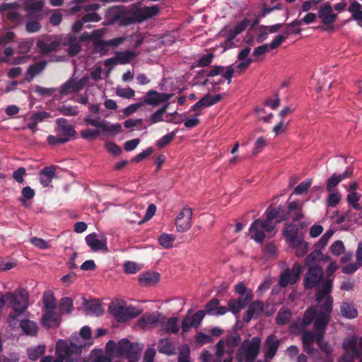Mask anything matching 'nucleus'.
I'll use <instances>...</instances> for the list:
<instances>
[{"mask_svg": "<svg viewBox=\"0 0 362 362\" xmlns=\"http://www.w3.org/2000/svg\"><path fill=\"white\" fill-rule=\"evenodd\" d=\"M311 184L312 181L310 179H307L303 181L297 187H296L293 193L298 195L305 193L311 186Z\"/></svg>", "mask_w": 362, "mask_h": 362, "instance_id": "57", "label": "nucleus"}, {"mask_svg": "<svg viewBox=\"0 0 362 362\" xmlns=\"http://www.w3.org/2000/svg\"><path fill=\"white\" fill-rule=\"evenodd\" d=\"M33 45L31 39H26L19 42L18 50L20 53H28Z\"/></svg>", "mask_w": 362, "mask_h": 362, "instance_id": "58", "label": "nucleus"}, {"mask_svg": "<svg viewBox=\"0 0 362 362\" xmlns=\"http://www.w3.org/2000/svg\"><path fill=\"white\" fill-rule=\"evenodd\" d=\"M85 240L87 245L94 252L107 249V240L103 235L93 233L88 235Z\"/></svg>", "mask_w": 362, "mask_h": 362, "instance_id": "23", "label": "nucleus"}, {"mask_svg": "<svg viewBox=\"0 0 362 362\" xmlns=\"http://www.w3.org/2000/svg\"><path fill=\"white\" fill-rule=\"evenodd\" d=\"M159 274L156 272H146L139 277V284L143 286H153L158 282Z\"/></svg>", "mask_w": 362, "mask_h": 362, "instance_id": "36", "label": "nucleus"}, {"mask_svg": "<svg viewBox=\"0 0 362 362\" xmlns=\"http://www.w3.org/2000/svg\"><path fill=\"white\" fill-rule=\"evenodd\" d=\"M324 303L325 300H322L320 303L317 302V306L316 308L310 307L307 309L302 320L292 324L291 329L293 332H300L305 329L314 320H316L318 313L321 311L320 305Z\"/></svg>", "mask_w": 362, "mask_h": 362, "instance_id": "14", "label": "nucleus"}, {"mask_svg": "<svg viewBox=\"0 0 362 362\" xmlns=\"http://www.w3.org/2000/svg\"><path fill=\"white\" fill-rule=\"evenodd\" d=\"M284 236L290 245L295 244L300 239L298 238V228L295 226H288L284 231Z\"/></svg>", "mask_w": 362, "mask_h": 362, "instance_id": "41", "label": "nucleus"}, {"mask_svg": "<svg viewBox=\"0 0 362 362\" xmlns=\"http://www.w3.org/2000/svg\"><path fill=\"white\" fill-rule=\"evenodd\" d=\"M192 210L189 207H184L175 219V226L178 232H185L192 226Z\"/></svg>", "mask_w": 362, "mask_h": 362, "instance_id": "17", "label": "nucleus"}, {"mask_svg": "<svg viewBox=\"0 0 362 362\" xmlns=\"http://www.w3.org/2000/svg\"><path fill=\"white\" fill-rule=\"evenodd\" d=\"M136 56L132 51H121L115 53L116 59L118 64H127Z\"/></svg>", "mask_w": 362, "mask_h": 362, "instance_id": "45", "label": "nucleus"}, {"mask_svg": "<svg viewBox=\"0 0 362 362\" xmlns=\"http://www.w3.org/2000/svg\"><path fill=\"white\" fill-rule=\"evenodd\" d=\"M88 315H95L99 316L103 314V310L100 305L97 303H92L88 305L86 308Z\"/></svg>", "mask_w": 362, "mask_h": 362, "instance_id": "59", "label": "nucleus"}, {"mask_svg": "<svg viewBox=\"0 0 362 362\" xmlns=\"http://www.w3.org/2000/svg\"><path fill=\"white\" fill-rule=\"evenodd\" d=\"M317 16L321 20L324 30L329 31L333 29V23L337 20V16L334 13L333 8L329 3L320 8Z\"/></svg>", "mask_w": 362, "mask_h": 362, "instance_id": "15", "label": "nucleus"}, {"mask_svg": "<svg viewBox=\"0 0 362 362\" xmlns=\"http://www.w3.org/2000/svg\"><path fill=\"white\" fill-rule=\"evenodd\" d=\"M250 51L251 49L249 47H245L241 49L238 54V59L240 62H247L248 64H251L252 59L249 57Z\"/></svg>", "mask_w": 362, "mask_h": 362, "instance_id": "64", "label": "nucleus"}, {"mask_svg": "<svg viewBox=\"0 0 362 362\" xmlns=\"http://www.w3.org/2000/svg\"><path fill=\"white\" fill-rule=\"evenodd\" d=\"M317 18V15L313 13H308L305 15V16L300 20H294L289 24V27H296V26H300L303 25V23L305 24H310L311 23H313Z\"/></svg>", "mask_w": 362, "mask_h": 362, "instance_id": "49", "label": "nucleus"}, {"mask_svg": "<svg viewBox=\"0 0 362 362\" xmlns=\"http://www.w3.org/2000/svg\"><path fill=\"white\" fill-rule=\"evenodd\" d=\"M88 81L89 78L87 76L77 79L74 75L59 87V93L62 95L77 93L83 89Z\"/></svg>", "mask_w": 362, "mask_h": 362, "instance_id": "13", "label": "nucleus"}, {"mask_svg": "<svg viewBox=\"0 0 362 362\" xmlns=\"http://www.w3.org/2000/svg\"><path fill=\"white\" fill-rule=\"evenodd\" d=\"M57 132L62 139H67L69 141L71 137H73L76 131L74 127L68 123V121L64 118H58L57 119Z\"/></svg>", "mask_w": 362, "mask_h": 362, "instance_id": "24", "label": "nucleus"}, {"mask_svg": "<svg viewBox=\"0 0 362 362\" xmlns=\"http://www.w3.org/2000/svg\"><path fill=\"white\" fill-rule=\"evenodd\" d=\"M110 313L118 322H125L136 317L139 311L134 307L126 306L119 303H111L109 306Z\"/></svg>", "mask_w": 362, "mask_h": 362, "instance_id": "12", "label": "nucleus"}, {"mask_svg": "<svg viewBox=\"0 0 362 362\" xmlns=\"http://www.w3.org/2000/svg\"><path fill=\"white\" fill-rule=\"evenodd\" d=\"M160 332L166 334H175L180 329L179 319L176 317L166 318L163 315L159 322Z\"/></svg>", "mask_w": 362, "mask_h": 362, "instance_id": "21", "label": "nucleus"}, {"mask_svg": "<svg viewBox=\"0 0 362 362\" xmlns=\"http://www.w3.org/2000/svg\"><path fill=\"white\" fill-rule=\"evenodd\" d=\"M60 42L57 40H51L50 39H45L39 40L37 46L42 53L48 54L56 50L59 46Z\"/></svg>", "mask_w": 362, "mask_h": 362, "instance_id": "31", "label": "nucleus"}, {"mask_svg": "<svg viewBox=\"0 0 362 362\" xmlns=\"http://www.w3.org/2000/svg\"><path fill=\"white\" fill-rule=\"evenodd\" d=\"M46 61H40L30 66H29L27 72L25 80L28 82L33 80V78L39 73H40L46 66Z\"/></svg>", "mask_w": 362, "mask_h": 362, "instance_id": "33", "label": "nucleus"}, {"mask_svg": "<svg viewBox=\"0 0 362 362\" xmlns=\"http://www.w3.org/2000/svg\"><path fill=\"white\" fill-rule=\"evenodd\" d=\"M274 228L275 224L269 223L267 219H257L250 227V236L257 243H262L265 238L264 232L272 233Z\"/></svg>", "mask_w": 362, "mask_h": 362, "instance_id": "11", "label": "nucleus"}, {"mask_svg": "<svg viewBox=\"0 0 362 362\" xmlns=\"http://www.w3.org/2000/svg\"><path fill=\"white\" fill-rule=\"evenodd\" d=\"M84 122L88 125L100 128L102 131L111 136H115L122 131V125L120 124H111L100 117H94L90 114L87 115L84 117Z\"/></svg>", "mask_w": 362, "mask_h": 362, "instance_id": "10", "label": "nucleus"}, {"mask_svg": "<svg viewBox=\"0 0 362 362\" xmlns=\"http://www.w3.org/2000/svg\"><path fill=\"white\" fill-rule=\"evenodd\" d=\"M291 318V312L286 308L279 310L276 317V322L279 325L287 324Z\"/></svg>", "mask_w": 362, "mask_h": 362, "instance_id": "43", "label": "nucleus"}, {"mask_svg": "<svg viewBox=\"0 0 362 362\" xmlns=\"http://www.w3.org/2000/svg\"><path fill=\"white\" fill-rule=\"evenodd\" d=\"M291 246L296 248V255L298 257L304 256L308 252V243L302 240H298L295 244L291 245Z\"/></svg>", "mask_w": 362, "mask_h": 362, "instance_id": "53", "label": "nucleus"}, {"mask_svg": "<svg viewBox=\"0 0 362 362\" xmlns=\"http://www.w3.org/2000/svg\"><path fill=\"white\" fill-rule=\"evenodd\" d=\"M175 136V132H171L164 136H163L160 139H158L156 142L157 146L160 148H164L168 144H170Z\"/></svg>", "mask_w": 362, "mask_h": 362, "instance_id": "56", "label": "nucleus"}, {"mask_svg": "<svg viewBox=\"0 0 362 362\" xmlns=\"http://www.w3.org/2000/svg\"><path fill=\"white\" fill-rule=\"evenodd\" d=\"M160 11L158 5L144 8L129 9L123 6H115L107 11L106 19L103 25H108L118 22L122 25H127L135 22H141L156 16Z\"/></svg>", "mask_w": 362, "mask_h": 362, "instance_id": "2", "label": "nucleus"}, {"mask_svg": "<svg viewBox=\"0 0 362 362\" xmlns=\"http://www.w3.org/2000/svg\"><path fill=\"white\" fill-rule=\"evenodd\" d=\"M59 310L62 313L69 314L73 310V300L69 297H64L59 303Z\"/></svg>", "mask_w": 362, "mask_h": 362, "instance_id": "51", "label": "nucleus"}, {"mask_svg": "<svg viewBox=\"0 0 362 362\" xmlns=\"http://www.w3.org/2000/svg\"><path fill=\"white\" fill-rule=\"evenodd\" d=\"M163 318V315L158 312L146 313L138 320L137 325L144 330H148L159 325V322Z\"/></svg>", "mask_w": 362, "mask_h": 362, "instance_id": "18", "label": "nucleus"}, {"mask_svg": "<svg viewBox=\"0 0 362 362\" xmlns=\"http://www.w3.org/2000/svg\"><path fill=\"white\" fill-rule=\"evenodd\" d=\"M214 57V54L213 53H209V54L202 55L197 61L196 66H197V67L207 66L212 62Z\"/></svg>", "mask_w": 362, "mask_h": 362, "instance_id": "55", "label": "nucleus"}, {"mask_svg": "<svg viewBox=\"0 0 362 362\" xmlns=\"http://www.w3.org/2000/svg\"><path fill=\"white\" fill-rule=\"evenodd\" d=\"M235 292L239 295V297H242L244 300L250 302L252 298V291L251 289L246 288L245 285L240 282L235 286Z\"/></svg>", "mask_w": 362, "mask_h": 362, "instance_id": "42", "label": "nucleus"}, {"mask_svg": "<svg viewBox=\"0 0 362 362\" xmlns=\"http://www.w3.org/2000/svg\"><path fill=\"white\" fill-rule=\"evenodd\" d=\"M329 195L327 197V204L330 207L336 206L341 200V194L337 189L328 191Z\"/></svg>", "mask_w": 362, "mask_h": 362, "instance_id": "50", "label": "nucleus"}, {"mask_svg": "<svg viewBox=\"0 0 362 362\" xmlns=\"http://www.w3.org/2000/svg\"><path fill=\"white\" fill-rule=\"evenodd\" d=\"M64 44L68 47V52L71 56L76 55L81 50L79 40L74 35H69Z\"/></svg>", "mask_w": 362, "mask_h": 362, "instance_id": "32", "label": "nucleus"}, {"mask_svg": "<svg viewBox=\"0 0 362 362\" xmlns=\"http://www.w3.org/2000/svg\"><path fill=\"white\" fill-rule=\"evenodd\" d=\"M280 346V340L275 334L269 335L263 345V354L265 360H271L276 355Z\"/></svg>", "mask_w": 362, "mask_h": 362, "instance_id": "19", "label": "nucleus"}, {"mask_svg": "<svg viewBox=\"0 0 362 362\" xmlns=\"http://www.w3.org/2000/svg\"><path fill=\"white\" fill-rule=\"evenodd\" d=\"M20 327L23 332L29 336H36L38 332V326L34 321L23 320L20 322Z\"/></svg>", "mask_w": 362, "mask_h": 362, "instance_id": "37", "label": "nucleus"}, {"mask_svg": "<svg viewBox=\"0 0 362 362\" xmlns=\"http://www.w3.org/2000/svg\"><path fill=\"white\" fill-rule=\"evenodd\" d=\"M239 334H232L219 340L214 346V356L216 362H232L235 350L240 343Z\"/></svg>", "mask_w": 362, "mask_h": 362, "instance_id": "6", "label": "nucleus"}, {"mask_svg": "<svg viewBox=\"0 0 362 362\" xmlns=\"http://www.w3.org/2000/svg\"><path fill=\"white\" fill-rule=\"evenodd\" d=\"M222 98L221 94H216L214 96L206 94L192 107V110L197 112L200 108L211 107L218 103Z\"/></svg>", "mask_w": 362, "mask_h": 362, "instance_id": "26", "label": "nucleus"}, {"mask_svg": "<svg viewBox=\"0 0 362 362\" xmlns=\"http://www.w3.org/2000/svg\"><path fill=\"white\" fill-rule=\"evenodd\" d=\"M45 345L41 344L35 346H30L27 349V354L30 361L38 360L45 352Z\"/></svg>", "mask_w": 362, "mask_h": 362, "instance_id": "39", "label": "nucleus"}, {"mask_svg": "<svg viewBox=\"0 0 362 362\" xmlns=\"http://www.w3.org/2000/svg\"><path fill=\"white\" fill-rule=\"evenodd\" d=\"M42 301L44 307L45 308V311L54 310L57 304V300L52 292H45L43 296Z\"/></svg>", "mask_w": 362, "mask_h": 362, "instance_id": "47", "label": "nucleus"}, {"mask_svg": "<svg viewBox=\"0 0 362 362\" xmlns=\"http://www.w3.org/2000/svg\"><path fill=\"white\" fill-rule=\"evenodd\" d=\"M173 96V94L165 93H158L154 90H150L147 92L144 101V104L149 105L153 107L158 105L160 103L168 102Z\"/></svg>", "mask_w": 362, "mask_h": 362, "instance_id": "20", "label": "nucleus"}, {"mask_svg": "<svg viewBox=\"0 0 362 362\" xmlns=\"http://www.w3.org/2000/svg\"><path fill=\"white\" fill-rule=\"evenodd\" d=\"M242 298V297H238L237 299H230L228 303V311L230 310L234 315L238 314L242 308L249 303V302Z\"/></svg>", "mask_w": 362, "mask_h": 362, "instance_id": "38", "label": "nucleus"}, {"mask_svg": "<svg viewBox=\"0 0 362 362\" xmlns=\"http://www.w3.org/2000/svg\"><path fill=\"white\" fill-rule=\"evenodd\" d=\"M30 243L35 247L42 249L46 250L50 248V244L45 240L44 239L34 237L30 239Z\"/></svg>", "mask_w": 362, "mask_h": 362, "instance_id": "61", "label": "nucleus"}, {"mask_svg": "<svg viewBox=\"0 0 362 362\" xmlns=\"http://www.w3.org/2000/svg\"><path fill=\"white\" fill-rule=\"evenodd\" d=\"M342 348L345 356L349 360L358 359L362 362V337L351 336L346 338L342 342Z\"/></svg>", "mask_w": 362, "mask_h": 362, "instance_id": "9", "label": "nucleus"}, {"mask_svg": "<svg viewBox=\"0 0 362 362\" xmlns=\"http://www.w3.org/2000/svg\"><path fill=\"white\" fill-rule=\"evenodd\" d=\"M190 349L187 344L182 346L179 352L178 362H189Z\"/></svg>", "mask_w": 362, "mask_h": 362, "instance_id": "60", "label": "nucleus"}, {"mask_svg": "<svg viewBox=\"0 0 362 362\" xmlns=\"http://www.w3.org/2000/svg\"><path fill=\"white\" fill-rule=\"evenodd\" d=\"M361 199V194L356 192H351L348 194L346 197L347 202L350 206H351L355 210L360 211L362 209V206L358 203Z\"/></svg>", "mask_w": 362, "mask_h": 362, "instance_id": "48", "label": "nucleus"}, {"mask_svg": "<svg viewBox=\"0 0 362 362\" xmlns=\"http://www.w3.org/2000/svg\"><path fill=\"white\" fill-rule=\"evenodd\" d=\"M5 298L11 304L13 313L9 315V323L21 315L28 307L29 294L22 288L16 289L13 293H6Z\"/></svg>", "mask_w": 362, "mask_h": 362, "instance_id": "8", "label": "nucleus"}, {"mask_svg": "<svg viewBox=\"0 0 362 362\" xmlns=\"http://www.w3.org/2000/svg\"><path fill=\"white\" fill-rule=\"evenodd\" d=\"M337 269H338V265L335 262H331L329 263V266L327 267V268L326 269V274H327V278L322 282L320 287L317 288V293H318L319 291H325V289L323 288L324 282H325L327 281H331V282H332V279H329V276H332ZM332 285H333V283H332ZM317 296V294H316V296Z\"/></svg>", "mask_w": 362, "mask_h": 362, "instance_id": "52", "label": "nucleus"}, {"mask_svg": "<svg viewBox=\"0 0 362 362\" xmlns=\"http://www.w3.org/2000/svg\"><path fill=\"white\" fill-rule=\"evenodd\" d=\"M219 35L225 39L220 45V46L223 48L224 51L237 46L235 40L238 35L235 33L233 29L224 28L221 30Z\"/></svg>", "mask_w": 362, "mask_h": 362, "instance_id": "25", "label": "nucleus"}, {"mask_svg": "<svg viewBox=\"0 0 362 362\" xmlns=\"http://www.w3.org/2000/svg\"><path fill=\"white\" fill-rule=\"evenodd\" d=\"M265 214L268 222L274 224L286 220L289 216V212L280 206L275 208L269 207Z\"/></svg>", "mask_w": 362, "mask_h": 362, "instance_id": "22", "label": "nucleus"}, {"mask_svg": "<svg viewBox=\"0 0 362 362\" xmlns=\"http://www.w3.org/2000/svg\"><path fill=\"white\" fill-rule=\"evenodd\" d=\"M262 339L255 336L244 339L235 353L237 362H255L260 353Z\"/></svg>", "mask_w": 362, "mask_h": 362, "instance_id": "7", "label": "nucleus"}, {"mask_svg": "<svg viewBox=\"0 0 362 362\" xmlns=\"http://www.w3.org/2000/svg\"><path fill=\"white\" fill-rule=\"evenodd\" d=\"M158 350L160 353L165 354L168 356L176 354V349L173 344L167 338L158 340Z\"/></svg>", "mask_w": 362, "mask_h": 362, "instance_id": "34", "label": "nucleus"}, {"mask_svg": "<svg viewBox=\"0 0 362 362\" xmlns=\"http://www.w3.org/2000/svg\"><path fill=\"white\" fill-rule=\"evenodd\" d=\"M110 49L107 40H95L93 42V49L95 53L100 54L101 56L106 55Z\"/></svg>", "mask_w": 362, "mask_h": 362, "instance_id": "46", "label": "nucleus"}, {"mask_svg": "<svg viewBox=\"0 0 362 362\" xmlns=\"http://www.w3.org/2000/svg\"><path fill=\"white\" fill-rule=\"evenodd\" d=\"M325 291H319L317 296V302L319 303L325 300V303L320 305L321 311L314 320L315 332L305 331L302 333V341L305 352L310 354L313 351L314 342L317 343L322 339L327 325L330 320V314L333 308V299L330 296L332 291V282L327 281L323 284Z\"/></svg>", "mask_w": 362, "mask_h": 362, "instance_id": "1", "label": "nucleus"}, {"mask_svg": "<svg viewBox=\"0 0 362 362\" xmlns=\"http://www.w3.org/2000/svg\"><path fill=\"white\" fill-rule=\"evenodd\" d=\"M301 272L302 267L299 263H295L291 269H286L280 276V286L286 287L295 284L299 279Z\"/></svg>", "mask_w": 362, "mask_h": 362, "instance_id": "16", "label": "nucleus"}, {"mask_svg": "<svg viewBox=\"0 0 362 362\" xmlns=\"http://www.w3.org/2000/svg\"><path fill=\"white\" fill-rule=\"evenodd\" d=\"M61 322L59 315L54 310H47L42 317L43 326L47 328H52L59 326Z\"/></svg>", "mask_w": 362, "mask_h": 362, "instance_id": "30", "label": "nucleus"}, {"mask_svg": "<svg viewBox=\"0 0 362 362\" xmlns=\"http://www.w3.org/2000/svg\"><path fill=\"white\" fill-rule=\"evenodd\" d=\"M195 341L200 345L211 343L213 341V338L211 335L204 334L203 332H198L195 337Z\"/></svg>", "mask_w": 362, "mask_h": 362, "instance_id": "62", "label": "nucleus"}, {"mask_svg": "<svg viewBox=\"0 0 362 362\" xmlns=\"http://www.w3.org/2000/svg\"><path fill=\"white\" fill-rule=\"evenodd\" d=\"M76 337V335L72 336V341L69 344L65 340L59 339L55 346L56 361L54 360L53 356H46L40 362H77L81 349L86 344L74 343V341Z\"/></svg>", "mask_w": 362, "mask_h": 362, "instance_id": "4", "label": "nucleus"}, {"mask_svg": "<svg viewBox=\"0 0 362 362\" xmlns=\"http://www.w3.org/2000/svg\"><path fill=\"white\" fill-rule=\"evenodd\" d=\"M56 169L57 166L50 165L45 167L40 171V182L44 187H47L51 184L55 176Z\"/></svg>", "mask_w": 362, "mask_h": 362, "instance_id": "29", "label": "nucleus"}, {"mask_svg": "<svg viewBox=\"0 0 362 362\" xmlns=\"http://www.w3.org/2000/svg\"><path fill=\"white\" fill-rule=\"evenodd\" d=\"M341 177L338 175L337 173H334L327 180L326 184V189L327 191H332L334 189L335 187H337L341 182Z\"/></svg>", "mask_w": 362, "mask_h": 362, "instance_id": "54", "label": "nucleus"}, {"mask_svg": "<svg viewBox=\"0 0 362 362\" xmlns=\"http://www.w3.org/2000/svg\"><path fill=\"white\" fill-rule=\"evenodd\" d=\"M341 315L347 319H354L358 316V311L353 303L344 301L340 306Z\"/></svg>", "mask_w": 362, "mask_h": 362, "instance_id": "35", "label": "nucleus"}, {"mask_svg": "<svg viewBox=\"0 0 362 362\" xmlns=\"http://www.w3.org/2000/svg\"><path fill=\"white\" fill-rule=\"evenodd\" d=\"M143 348V344L131 342L126 338L120 339L117 343L110 340L105 346L106 352L110 356L119 359L125 358L129 362L138 361Z\"/></svg>", "mask_w": 362, "mask_h": 362, "instance_id": "3", "label": "nucleus"}, {"mask_svg": "<svg viewBox=\"0 0 362 362\" xmlns=\"http://www.w3.org/2000/svg\"><path fill=\"white\" fill-rule=\"evenodd\" d=\"M175 236L173 234L162 233L158 238V241L160 246L165 249L173 247Z\"/></svg>", "mask_w": 362, "mask_h": 362, "instance_id": "44", "label": "nucleus"}, {"mask_svg": "<svg viewBox=\"0 0 362 362\" xmlns=\"http://www.w3.org/2000/svg\"><path fill=\"white\" fill-rule=\"evenodd\" d=\"M264 304L262 302L257 300L252 302L243 315V320L245 322H249L252 317L257 318L263 310Z\"/></svg>", "mask_w": 362, "mask_h": 362, "instance_id": "28", "label": "nucleus"}, {"mask_svg": "<svg viewBox=\"0 0 362 362\" xmlns=\"http://www.w3.org/2000/svg\"><path fill=\"white\" fill-rule=\"evenodd\" d=\"M322 260L323 255L319 250H314L306 257L305 265L308 270L303 279L305 288L311 289L323 281V268L321 264Z\"/></svg>", "mask_w": 362, "mask_h": 362, "instance_id": "5", "label": "nucleus"}, {"mask_svg": "<svg viewBox=\"0 0 362 362\" xmlns=\"http://www.w3.org/2000/svg\"><path fill=\"white\" fill-rule=\"evenodd\" d=\"M348 11L351 13V18L357 21L359 25H362L361 5L357 1H353L348 8Z\"/></svg>", "mask_w": 362, "mask_h": 362, "instance_id": "40", "label": "nucleus"}, {"mask_svg": "<svg viewBox=\"0 0 362 362\" xmlns=\"http://www.w3.org/2000/svg\"><path fill=\"white\" fill-rule=\"evenodd\" d=\"M219 303L220 301L217 298H213L209 300L205 306V314L215 316L225 315L228 312V308L226 306H220Z\"/></svg>", "mask_w": 362, "mask_h": 362, "instance_id": "27", "label": "nucleus"}, {"mask_svg": "<svg viewBox=\"0 0 362 362\" xmlns=\"http://www.w3.org/2000/svg\"><path fill=\"white\" fill-rule=\"evenodd\" d=\"M180 327L182 329V333L185 334L188 332L192 327L195 328V325L189 317V315H186L182 321Z\"/></svg>", "mask_w": 362, "mask_h": 362, "instance_id": "63", "label": "nucleus"}]
</instances>
